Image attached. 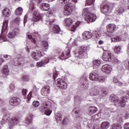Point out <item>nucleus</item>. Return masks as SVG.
<instances>
[{
    "instance_id": "nucleus-1",
    "label": "nucleus",
    "mask_w": 129,
    "mask_h": 129,
    "mask_svg": "<svg viewBox=\"0 0 129 129\" xmlns=\"http://www.w3.org/2000/svg\"><path fill=\"white\" fill-rule=\"evenodd\" d=\"M11 114H7L4 116L1 121V124L6 123L7 121H9V128L12 129L14 125L20 122V119L18 117H13L11 119Z\"/></svg>"
},
{
    "instance_id": "nucleus-2",
    "label": "nucleus",
    "mask_w": 129,
    "mask_h": 129,
    "mask_svg": "<svg viewBox=\"0 0 129 129\" xmlns=\"http://www.w3.org/2000/svg\"><path fill=\"white\" fill-rule=\"evenodd\" d=\"M89 50V47L85 45H83L80 47L79 50H76L75 51V56L77 58H82L86 56V52Z\"/></svg>"
},
{
    "instance_id": "nucleus-3",
    "label": "nucleus",
    "mask_w": 129,
    "mask_h": 129,
    "mask_svg": "<svg viewBox=\"0 0 129 129\" xmlns=\"http://www.w3.org/2000/svg\"><path fill=\"white\" fill-rule=\"evenodd\" d=\"M49 13L46 15L45 21L46 22L47 25H52L54 23L55 19H54V16H52V14L56 13V9L52 8L50 10L49 8Z\"/></svg>"
},
{
    "instance_id": "nucleus-4",
    "label": "nucleus",
    "mask_w": 129,
    "mask_h": 129,
    "mask_svg": "<svg viewBox=\"0 0 129 129\" xmlns=\"http://www.w3.org/2000/svg\"><path fill=\"white\" fill-rule=\"evenodd\" d=\"M101 12L102 14H104L105 16H107L109 13L112 11V7L110 6V5H104L102 4L100 8Z\"/></svg>"
},
{
    "instance_id": "nucleus-5",
    "label": "nucleus",
    "mask_w": 129,
    "mask_h": 129,
    "mask_svg": "<svg viewBox=\"0 0 129 129\" xmlns=\"http://www.w3.org/2000/svg\"><path fill=\"white\" fill-rule=\"evenodd\" d=\"M40 111L42 112H44L46 115H50L52 113V110H50V106L47 103L42 105L40 107Z\"/></svg>"
},
{
    "instance_id": "nucleus-6",
    "label": "nucleus",
    "mask_w": 129,
    "mask_h": 129,
    "mask_svg": "<svg viewBox=\"0 0 129 129\" xmlns=\"http://www.w3.org/2000/svg\"><path fill=\"white\" fill-rule=\"evenodd\" d=\"M55 82L57 86L60 89L64 90L67 88V84L62 79H57Z\"/></svg>"
},
{
    "instance_id": "nucleus-7",
    "label": "nucleus",
    "mask_w": 129,
    "mask_h": 129,
    "mask_svg": "<svg viewBox=\"0 0 129 129\" xmlns=\"http://www.w3.org/2000/svg\"><path fill=\"white\" fill-rule=\"evenodd\" d=\"M73 5L72 4H67L64 6V14L65 16H70L72 13V9H73Z\"/></svg>"
},
{
    "instance_id": "nucleus-8",
    "label": "nucleus",
    "mask_w": 129,
    "mask_h": 129,
    "mask_svg": "<svg viewBox=\"0 0 129 129\" xmlns=\"http://www.w3.org/2000/svg\"><path fill=\"white\" fill-rule=\"evenodd\" d=\"M85 20L88 23H92L96 20V15L93 13H89L87 16L85 17Z\"/></svg>"
},
{
    "instance_id": "nucleus-9",
    "label": "nucleus",
    "mask_w": 129,
    "mask_h": 129,
    "mask_svg": "<svg viewBox=\"0 0 129 129\" xmlns=\"http://www.w3.org/2000/svg\"><path fill=\"white\" fill-rule=\"evenodd\" d=\"M102 59L103 61H111L113 59V54L109 52H106L103 54Z\"/></svg>"
},
{
    "instance_id": "nucleus-10",
    "label": "nucleus",
    "mask_w": 129,
    "mask_h": 129,
    "mask_svg": "<svg viewBox=\"0 0 129 129\" xmlns=\"http://www.w3.org/2000/svg\"><path fill=\"white\" fill-rule=\"evenodd\" d=\"M20 102L21 99L16 97H12L9 100V104L13 106H15L16 105H18V104H20Z\"/></svg>"
},
{
    "instance_id": "nucleus-11",
    "label": "nucleus",
    "mask_w": 129,
    "mask_h": 129,
    "mask_svg": "<svg viewBox=\"0 0 129 129\" xmlns=\"http://www.w3.org/2000/svg\"><path fill=\"white\" fill-rule=\"evenodd\" d=\"M117 30V26L113 24H109L107 26V31L108 33H114Z\"/></svg>"
},
{
    "instance_id": "nucleus-12",
    "label": "nucleus",
    "mask_w": 129,
    "mask_h": 129,
    "mask_svg": "<svg viewBox=\"0 0 129 129\" xmlns=\"http://www.w3.org/2000/svg\"><path fill=\"white\" fill-rule=\"evenodd\" d=\"M32 21L34 22H39V21H42V17L40 15L39 12L35 11L33 14Z\"/></svg>"
},
{
    "instance_id": "nucleus-13",
    "label": "nucleus",
    "mask_w": 129,
    "mask_h": 129,
    "mask_svg": "<svg viewBox=\"0 0 129 129\" xmlns=\"http://www.w3.org/2000/svg\"><path fill=\"white\" fill-rule=\"evenodd\" d=\"M125 96L123 97L122 99V100L120 102V105L122 106V107H124L125 106V102L127 101V99H129V91H126L125 92Z\"/></svg>"
},
{
    "instance_id": "nucleus-14",
    "label": "nucleus",
    "mask_w": 129,
    "mask_h": 129,
    "mask_svg": "<svg viewBox=\"0 0 129 129\" xmlns=\"http://www.w3.org/2000/svg\"><path fill=\"white\" fill-rule=\"evenodd\" d=\"M70 57V50L68 51H64L62 52L60 56L58 57V59L61 60H65Z\"/></svg>"
},
{
    "instance_id": "nucleus-15",
    "label": "nucleus",
    "mask_w": 129,
    "mask_h": 129,
    "mask_svg": "<svg viewBox=\"0 0 129 129\" xmlns=\"http://www.w3.org/2000/svg\"><path fill=\"white\" fill-rule=\"evenodd\" d=\"M101 70L103 72H104L107 74H109L110 72H111L112 69L111 68V66L104 65L102 66Z\"/></svg>"
},
{
    "instance_id": "nucleus-16",
    "label": "nucleus",
    "mask_w": 129,
    "mask_h": 129,
    "mask_svg": "<svg viewBox=\"0 0 129 129\" xmlns=\"http://www.w3.org/2000/svg\"><path fill=\"white\" fill-rule=\"evenodd\" d=\"M41 93L43 96H47L48 94L50 93V87L49 86H44L41 89Z\"/></svg>"
},
{
    "instance_id": "nucleus-17",
    "label": "nucleus",
    "mask_w": 129,
    "mask_h": 129,
    "mask_svg": "<svg viewBox=\"0 0 129 129\" xmlns=\"http://www.w3.org/2000/svg\"><path fill=\"white\" fill-rule=\"evenodd\" d=\"M90 80L92 81H98V75L95 72H92L89 75Z\"/></svg>"
},
{
    "instance_id": "nucleus-18",
    "label": "nucleus",
    "mask_w": 129,
    "mask_h": 129,
    "mask_svg": "<svg viewBox=\"0 0 129 129\" xmlns=\"http://www.w3.org/2000/svg\"><path fill=\"white\" fill-rule=\"evenodd\" d=\"M101 36V31H95L92 33V38L94 40H96V39H98L99 37Z\"/></svg>"
},
{
    "instance_id": "nucleus-19",
    "label": "nucleus",
    "mask_w": 129,
    "mask_h": 129,
    "mask_svg": "<svg viewBox=\"0 0 129 129\" xmlns=\"http://www.w3.org/2000/svg\"><path fill=\"white\" fill-rule=\"evenodd\" d=\"M40 8L42 10V11L46 12L50 11V5L48 4L42 3L40 5Z\"/></svg>"
},
{
    "instance_id": "nucleus-20",
    "label": "nucleus",
    "mask_w": 129,
    "mask_h": 129,
    "mask_svg": "<svg viewBox=\"0 0 129 129\" xmlns=\"http://www.w3.org/2000/svg\"><path fill=\"white\" fill-rule=\"evenodd\" d=\"M91 95L93 96H96L99 94V90L96 88H93L89 90Z\"/></svg>"
},
{
    "instance_id": "nucleus-21",
    "label": "nucleus",
    "mask_w": 129,
    "mask_h": 129,
    "mask_svg": "<svg viewBox=\"0 0 129 129\" xmlns=\"http://www.w3.org/2000/svg\"><path fill=\"white\" fill-rule=\"evenodd\" d=\"M83 37L85 40H88V39L92 38V33L89 31H86L83 33Z\"/></svg>"
},
{
    "instance_id": "nucleus-22",
    "label": "nucleus",
    "mask_w": 129,
    "mask_h": 129,
    "mask_svg": "<svg viewBox=\"0 0 129 129\" xmlns=\"http://www.w3.org/2000/svg\"><path fill=\"white\" fill-rule=\"evenodd\" d=\"M2 14L4 17H9L11 16V11L8 8H4L2 11Z\"/></svg>"
},
{
    "instance_id": "nucleus-23",
    "label": "nucleus",
    "mask_w": 129,
    "mask_h": 129,
    "mask_svg": "<svg viewBox=\"0 0 129 129\" xmlns=\"http://www.w3.org/2000/svg\"><path fill=\"white\" fill-rule=\"evenodd\" d=\"M109 100L113 103H117L118 102V97L114 95H111L109 97Z\"/></svg>"
},
{
    "instance_id": "nucleus-24",
    "label": "nucleus",
    "mask_w": 129,
    "mask_h": 129,
    "mask_svg": "<svg viewBox=\"0 0 129 129\" xmlns=\"http://www.w3.org/2000/svg\"><path fill=\"white\" fill-rule=\"evenodd\" d=\"M66 27H70L73 24V20L71 18H66L64 20Z\"/></svg>"
},
{
    "instance_id": "nucleus-25",
    "label": "nucleus",
    "mask_w": 129,
    "mask_h": 129,
    "mask_svg": "<svg viewBox=\"0 0 129 129\" xmlns=\"http://www.w3.org/2000/svg\"><path fill=\"white\" fill-rule=\"evenodd\" d=\"M53 32L55 34H61L62 33V31H61L59 26L54 25L53 27Z\"/></svg>"
},
{
    "instance_id": "nucleus-26",
    "label": "nucleus",
    "mask_w": 129,
    "mask_h": 129,
    "mask_svg": "<svg viewBox=\"0 0 129 129\" xmlns=\"http://www.w3.org/2000/svg\"><path fill=\"white\" fill-rule=\"evenodd\" d=\"M90 114H94L97 111V108L93 106H91L88 110Z\"/></svg>"
},
{
    "instance_id": "nucleus-27",
    "label": "nucleus",
    "mask_w": 129,
    "mask_h": 129,
    "mask_svg": "<svg viewBox=\"0 0 129 129\" xmlns=\"http://www.w3.org/2000/svg\"><path fill=\"white\" fill-rule=\"evenodd\" d=\"M109 125H110L109 122H108L107 121L103 122L101 124L100 128L101 129H107L108 127H109Z\"/></svg>"
},
{
    "instance_id": "nucleus-28",
    "label": "nucleus",
    "mask_w": 129,
    "mask_h": 129,
    "mask_svg": "<svg viewBox=\"0 0 129 129\" xmlns=\"http://www.w3.org/2000/svg\"><path fill=\"white\" fill-rule=\"evenodd\" d=\"M9 67L8 66H4L2 69V73L5 75H9L10 73V71H9Z\"/></svg>"
},
{
    "instance_id": "nucleus-29",
    "label": "nucleus",
    "mask_w": 129,
    "mask_h": 129,
    "mask_svg": "<svg viewBox=\"0 0 129 129\" xmlns=\"http://www.w3.org/2000/svg\"><path fill=\"white\" fill-rule=\"evenodd\" d=\"M106 17L104 18L103 23L104 25H105L106 24H108L109 23L110 20H112V16H109V15H106Z\"/></svg>"
},
{
    "instance_id": "nucleus-30",
    "label": "nucleus",
    "mask_w": 129,
    "mask_h": 129,
    "mask_svg": "<svg viewBox=\"0 0 129 129\" xmlns=\"http://www.w3.org/2000/svg\"><path fill=\"white\" fill-rule=\"evenodd\" d=\"M23 9L22 7H19L16 9L15 14L16 16H21L22 14H23Z\"/></svg>"
},
{
    "instance_id": "nucleus-31",
    "label": "nucleus",
    "mask_w": 129,
    "mask_h": 129,
    "mask_svg": "<svg viewBox=\"0 0 129 129\" xmlns=\"http://www.w3.org/2000/svg\"><path fill=\"white\" fill-rule=\"evenodd\" d=\"M100 90L101 92H102L103 96H106L107 94V92L106 91L105 87H100Z\"/></svg>"
},
{
    "instance_id": "nucleus-32",
    "label": "nucleus",
    "mask_w": 129,
    "mask_h": 129,
    "mask_svg": "<svg viewBox=\"0 0 129 129\" xmlns=\"http://www.w3.org/2000/svg\"><path fill=\"white\" fill-rule=\"evenodd\" d=\"M88 14H91V13L89 12V9H84L83 12V16H84V17H87L88 16Z\"/></svg>"
},
{
    "instance_id": "nucleus-33",
    "label": "nucleus",
    "mask_w": 129,
    "mask_h": 129,
    "mask_svg": "<svg viewBox=\"0 0 129 129\" xmlns=\"http://www.w3.org/2000/svg\"><path fill=\"white\" fill-rule=\"evenodd\" d=\"M114 52L116 54H119L121 52V47L119 45L116 46L114 48Z\"/></svg>"
},
{
    "instance_id": "nucleus-34",
    "label": "nucleus",
    "mask_w": 129,
    "mask_h": 129,
    "mask_svg": "<svg viewBox=\"0 0 129 129\" xmlns=\"http://www.w3.org/2000/svg\"><path fill=\"white\" fill-rule=\"evenodd\" d=\"M8 20L4 21L3 23V31H4V32L7 31V29L8 28Z\"/></svg>"
},
{
    "instance_id": "nucleus-35",
    "label": "nucleus",
    "mask_w": 129,
    "mask_h": 129,
    "mask_svg": "<svg viewBox=\"0 0 129 129\" xmlns=\"http://www.w3.org/2000/svg\"><path fill=\"white\" fill-rule=\"evenodd\" d=\"M8 41L6 35H2L0 36V43H3V42H6Z\"/></svg>"
},
{
    "instance_id": "nucleus-36",
    "label": "nucleus",
    "mask_w": 129,
    "mask_h": 129,
    "mask_svg": "<svg viewBox=\"0 0 129 129\" xmlns=\"http://www.w3.org/2000/svg\"><path fill=\"white\" fill-rule=\"evenodd\" d=\"M76 25H73V28L71 29V31L72 32H75V30H76V28H77V27H78V26H79V25H80V22L78 21L76 23Z\"/></svg>"
},
{
    "instance_id": "nucleus-37",
    "label": "nucleus",
    "mask_w": 129,
    "mask_h": 129,
    "mask_svg": "<svg viewBox=\"0 0 129 129\" xmlns=\"http://www.w3.org/2000/svg\"><path fill=\"white\" fill-rule=\"evenodd\" d=\"M116 12L117 14H122L124 12V9L122 7L116 8Z\"/></svg>"
},
{
    "instance_id": "nucleus-38",
    "label": "nucleus",
    "mask_w": 129,
    "mask_h": 129,
    "mask_svg": "<svg viewBox=\"0 0 129 129\" xmlns=\"http://www.w3.org/2000/svg\"><path fill=\"white\" fill-rule=\"evenodd\" d=\"M119 41H121V38L118 36L111 38V42H113L114 43L115 42H119Z\"/></svg>"
},
{
    "instance_id": "nucleus-39",
    "label": "nucleus",
    "mask_w": 129,
    "mask_h": 129,
    "mask_svg": "<svg viewBox=\"0 0 129 129\" xmlns=\"http://www.w3.org/2000/svg\"><path fill=\"white\" fill-rule=\"evenodd\" d=\"M8 90L9 92H13L15 90V85L14 84H10Z\"/></svg>"
},
{
    "instance_id": "nucleus-40",
    "label": "nucleus",
    "mask_w": 129,
    "mask_h": 129,
    "mask_svg": "<svg viewBox=\"0 0 129 129\" xmlns=\"http://www.w3.org/2000/svg\"><path fill=\"white\" fill-rule=\"evenodd\" d=\"M8 38H10V39H13V38H15L16 37V32H10L8 35Z\"/></svg>"
},
{
    "instance_id": "nucleus-41",
    "label": "nucleus",
    "mask_w": 129,
    "mask_h": 129,
    "mask_svg": "<svg viewBox=\"0 0 129 129\" xmlns=\"http://www.w3.org/2000/svg\"><path fill=\"white\" fill-rule=\"evenodd\" d=\"M32 119V116H29L27 118H26L25 120V122L26 124H29V123H31Z\"/></svg>"
},
{
    "instance_id": "nucleus-42",
    "label": "nucleus",
    "mask_w": 129,
    "mask_h": 129,
    "mask_svg": "<svg viewBox=\"0 0 129 129\" xmlns=\"http://www.w3.org/2000/svg\"><path fill=\"white\" fill-rule=\"evenodd\" d=\"M43 45L45 49V50L43 49V51H47V50L49 49V44H48V42H47V41H43Z\"/></svg>"
},
{
    "instance_id": "nucleus-43",
    "label": "nucleus",
    "mask_w": 129,
    "mask_h": 129,
    "mask_svg": "<svg viewBox=\"0 0 129 129\" xmlns=\"http://www.w3.org/2000/svg\"><path fill=\"white\" fill-rule=\"evenodd\" d=\"M31 57H32L33 59H34V60H38L39 59V57L37 56V53L35 52H32L31 53Z\"/></svg>"
},
{
    "instance_id": "nucleus-44",
    "label": "nucleus",
    "mask_w": 129,
    "mask_h": 129,
    "mask_svg": "<svg viewBox=\"0 0 129 129\" xmlns=\"http://www.w3.org/2000/svg\"><path fill=\"white\" fill-rule=\"evenodd\" d=\"M22 80L23 81H25L26 82H27V81H29L30 80V77L28 75H24L22 76Z\"/></svg>"
},
{
    "instance_id": "nucleus-45",
    "label": "nucleus",
    "mask_w": 129,
    "mask_h": 129,
    "mask_svg": "<svg viewBox=\"0 0 129 129\" xmlns=\"http://www.w3.org/2000/svg\"><path fill=\"white\" fill-rule=\"evenodd\" d=\"M112 129H121V125L117 124H114L112 125Z\"/></svg>"
},
{
    "instance_id": "nucleus-46",
    "label": "nucleus",
    "mask_w": 129,
    "mask_h": 129,
    "mask_svg": "<svg viewBox=\"0 0 129 129\" xmlns=\"http://www.w3.org/2000/svg\"><path fill=\"white\" fill-rule=\"evenodd\" d=\"M32 105L33 107H38V106H40V102H39L38 101H34L32 103Z\"/></svg>"
},
{
    "instance_id": "nucleus-47",
    "label": "nucleus",
    "mask_w": 129,
    "mask_h": 129,
    "mask_svg": "<svg viewBox=\"0 0 129 129\" xmlns=\"http://www.w3.org/2000/svg\"><path fill=\"white\" fill-rule=\"evenodd\" d=\"M93 65H100L101 64V62L99 60H94L93 61Z\"/></svg>"
},
{
    "instance_id": "nucleus-48",
    "label": "nucleus",
    "mask_w": 129,
    "mask_h": 129,
    "mask_svg": "<svg viewBox=\"0 0 129 129\" xmlns=\"http://www.w3.org/2000/svg\"><path fill=\"white\" fill-rule=\"evenodd\" d=\"M59 2L61 5H66V4H68L70 2V0H59Z\"/></svg>"
},
{
    "instance_id": "nucleus-49",
    "label": "nucleus",
    "mask_w": 129,
    "mask_h": 129,
    "mask_svg": "<svg viewBox=\"0 0 129 129\" xmlns=\"http://www.w3.org/2000/svg\"><path fill=\"white\" fill-rule=\"evenodd\" d=\"M86 4L88 6H91L94 4V0H86Z\"/></svg>"
},
{
    "instance_id": "nucleus-50",
    "label": "nucleus",
    "mask_w": 129,
    "mask_h": 129,
    "mask_svg": "<svg viewBox=\"0 0 129 129\" xmlns=\"http://www.w3.org/2000/svg\"><path fill=\"white\" fill-rule=\"evenodd\" d=\"M105 81V78L104 77H99L98 78V81H99V82L103 83V82H104Z\"/></svg>"
},
{
    "instance_id": "nucleus-51",
    "label": "nucleus",
    "mask_w": 129,
    "mask_h": 129,
    "mask_svg": "<svg viewBox=\"0 0 129 129\" xmlns=\"http://www.w3.org/2000/svg\"><path fill=\"white\" fill-rule=\"evenodd\" d=\"M82 88H85V89H87L88 88V84L85 83V82L83 83L81 85Z\"/></svg>"
},
{
    "instance_id": "nucleus-52",
    "label": "nucleus",
    "mask_w": 129,
    "mask_h": 129,
    "mask_svg": "<svg viewBox=\"0 0 129 129\" xmlns=\"http://www.w3.org/2000/svg\"><path fill=\"white\" fill-rule=\"evenodd\" d=\"M38 90L39 88H37L36 86H34L33 89L32 90V93H37Z\"/></svg>"
},
{
    "instance_id": "nucleus-53",
    "label": "nucleus",
    "mask_w": 129,
    "mask_h": 129,
    "mask_svg": "<svg viewBox=\"0 0 129 129\" xmlns=\"http://www.w3.org/2000/svg\"><path fill=\"white\" fill-rule=\"evenodd\" d=\"M114 62L115 64H122L120 61H119L118 59L117 58H115L114 60Z\"/></svg>"
},
{
    "instance_id": "nucleus-54",
    "label": "nucleus",
    "mask_w": 129,
    "mask_h": 129,
    "mask_svg": "<svg viewBox=\"0 0 129 129\" xmlns=\"http://www.w3.org/2000/svg\"><path fill=\"white\" fill-rule=\"evenodd\" d=\"M20 21H21L19 17H17L15 19V22L16 24H18V23H20Z\"/></svg>"
},
{
    "instance_id": "nucleus-55",
    "label": "nucleus",
    "mask_w": 129,
    "mask_h": 129,
    "mask_svg": "<svg viewBox=\"0 0 129 129\" xmlns=\"http://www.w3.org/2000/svg\"><path fill=\"white\" fill-rule=\"evenodd\" d=\"M4 58H5L6 59L8 58V59H12V56L9 55L7 54H5L4 55Z\"/></svg>"
},
{
    "instance_id": "nucleus-56",
    "label": "nucleus",
    "mask_w": 129,
    "mask_h": 129,
    "mask_svg": "<svg viewBox=\"0 0 129 129\" xmlns=\"http://www.w3.org/2000/svg\"><path fill=\"white\" fill-rule=\"evenodd\" d=\"M124 129H129V123H126L124 125Z\"/></svg>"
},
{
    "instance_id": "nucleus-57",
    "label": "nucleus",
    "mask_w": 129,
    "mask_h": 129,
    "mask_svg": "<svg viewBox=\"0 0 129 129\" xmlns=\"http://www.w3.org/2000/svg\"><path fill=\"white\" fill-rule=\"evenodd\" d=\"M22 92L23 95H24L25 96V95H26V94H27V90L23 89L22 90Z\"/></svg>"
},
{
    "instance_id": "nucleus-58",
    "label": "nucleus",
    "mask_w": 129,
    "mask_h": 129,
    "mask_svg": "<svg viewBox=\"0 0 129 129\" xmlns=\"http://www.w3.org/2000/svg\"><path fill=\"white\" fill-rule=\"evenodd\" d=\"M31 98H32V93H29L27 96V99L28 100V101H29V100H31Z\"/></svg>"
},
{
    "instance_id": "nucleus-59",
    "label": "nucleus",
    "mask_w": 129,
    "mask_h": 129,
    "mask_svg": "<svg viewBox=\"0 0 129 129\" xmlns=\"http://www.w3.org/2000/svg\"><path fill=\"white\" fill-rule=\"evenodd\" d=\"M113 82L115 83H118V78L117 77H114V79H113Z\"/></svg>"
},
{
    "instance_id": "nucleus-60",
    "label": "nucleus",
    "mask_w": 129,
    "mask_h": 129,
    "mask_svg": "<svg viewBox=\"0 0 129 129\" xmlns=\"http://www.w3.org/2000/svg\"><path fill=\"white\" fill-rule=\"evenodd\" d=\"M57 76H58V73H54L53 74V80H55V79H56V77H57Z\"/></svg>"
},
{
    "instance_id": "nucleus-61",
    "label": "nucleus",
    "mask_w": 129,
    "mask_h": 129,
    "mask_svg": "<svg viewBox=\"0 0 129 129\" xmlns=\"http://www.w3.org/2000/svg\"><path fill=\"white\" fill-rule=\"evenodd\" d=\"M27 19H28V16L25 15L24 16V24L25 25V24H26V23H27Z\"/></svg>"
},
{
    "instance_id": "nucleus-62",
    "label": "nucleus",
    "mask_w": 129,
    "mask_h": 129,
    "mask_svg": "<svg viewBox=\"0 0 129 129\" xmlns=\"http://www.w3.org/2000/svg\"><path fill=\"white\" fill-rule=\"evenodd\" d=\"M67 121H68V119L66 118H64L63 119V123L64 124H66L67 123Z\"/></svg>"
},
{
    "instance_id": "nucleus-63",
    "label": "nucleus",
    "mask_w": 129,
    "mask_h": 129,
    "mask_svg": "<svg viewBox=\"0 0 129 129\" xmlns=\"http://www.w3.org/2000/svg\"><path fill=\"white\" fill-rule=\"evenodd\" d=\"M56 120H57V121H61V120H62V117H61V116H59Z\"/></svg>"
},
{
    "instance_id": "nucleus-64",
    "label": "nucleus",
    "mask_w": 129,
    "mask_h": 129,
    "mask_svg": "<svg viewBox=\"0 0 129 129\" xmlns=\"http://www.w3.org/2000/svg\"><path fill=\"white\" fill-rule=\"evenodd\" d=\"M93 129H99V126L94 125L93 127Z\"/></svg>"
}]
</instances>
